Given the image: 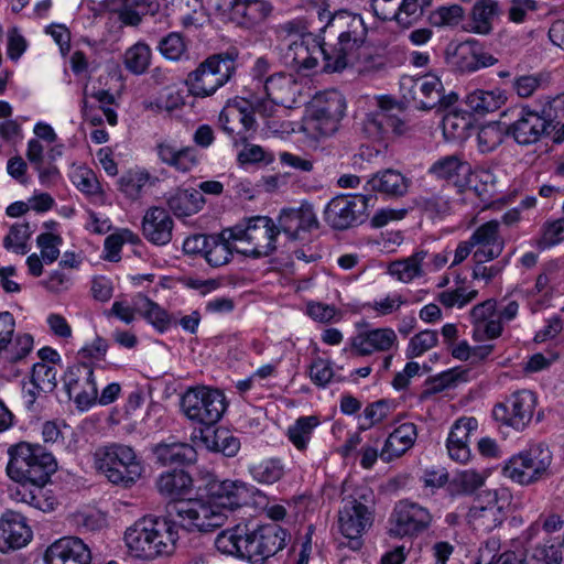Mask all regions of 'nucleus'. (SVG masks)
<instances>
[{
    "label": "nucleus",
    "mask_w": 564,
    "mask_h": 564,
    "mask_svg": "<svg viewBox=\"0 0 564 564\" xmlns=\"http://www.w3.org/2000/svg\"><path fill=\"white\" fill-rule=\"evenodd\" d=\"M345 109V98L338 90L318 93L313 99L311 118L313 129L323 137L332 135L338 130Z\"/></svg>",
    "instance_id": "nucleus-17"
},
{
    "label": "nucleus",
    "mask_w": 564,
    "mask_h": 564,
    "mask_svg": "<svg viewBox=\"0 0 564 564\" xmlns=\"http://www.w3.org/2000/svg\"><path fill=\"white\" fill-rule=\"evenodd\" d=\"M44 486L45 485L18 486L14 498L43 512H51L55 509L57 501L54 496L44 489Z\"/></svg>",
    "instance_id": "nucleus-45"
},
{
    "label": "nucleus",
    "mask_w": 564,
    "mask_h": 564,
    "mask_svg": "<svg viewBox=\"0 0 564 564\" xmlns=\"http://www.w3.org/2000/svg\"><path fill=\"white\" fill-rule=\"evenodd\" d=\"M438 343V334L436 330L425 329L415 334L409 341L405 349V356L413 359L422 356L430 349L434 348Z\"/></svg>",
    "instance_id": "nucleus-56"
},
{
    "label": "nucleus",
    "mask_w": 564,
    "mask_h": 564,
    "mask_svg": "<svg viewBox=\"0 0 564 564\" xmlns=\"http://www.w3.org/2000/svg\"><path fill=\"white\" fill-rule=\"evenodd\" d=\"M321 424L316 415L300 416L288 427L286 437L290 443L300 452L308 448L314 430Z\"/></svg>",
    "instance_id": "nucleus-46"
},
{
    "label": "nucleus",
    "mask_w": 564,
    "mask_h": 564,
    "mask_svg": "<svg viewBox=\"0 0 564 564\" xmlns=\"http://www.w3.org/2000/svg\"><path fill=\"white\" fill-rule=\"evenodd\" d=\"M155 485L162 496L172 499L171 502L185 501L182 498L191 492L193 479L184 470H173L162 474Z\"/></svg>",
    "instance_id": "nucleus-40"
},
{
    "label": "nucleus",
    "mask_w": 564,
    "mask_h": 564,
    "mask_svg": "<svg viewBox=\"0 0 564 564\" xmlns=\"http://www.w3.org/2000/svg\"><path fill=\"white\" fill-rule=\"evenodd\" d=\"M124 542L129 551L138 558L155 560L150 517L138 520L124 533Z\"/></svg>",
    "instance_id": "nucleus-32"
},
{
    "label": "nucleus",
    "mask_w": 564,
    "mask_h": 564,
    "mask_svg": "<svg viewBox=\"0 0 564 564\" xmlns=\"http://www.w3.org/2000/svg\"><path fill=\"white\" fill-rule=\"evenodd\" d=\"M364 132L375 141H384L390 134L402 135L408 131L406 123L399 117H389L382 111H372L364 120Z\"/></svg>",
    "instance_id": "nucleus-36"
},
{
    "label": "nucleus",
    "mask_w": 564,
    "mask_h": 564,
    "mask_svg": "<svg viewBox=\"0 0 564 564\" xmlns=\"http://www.w3.org/2000/svg\"><path fill=\"white\" fill-rule=\"evenodd\" d=\"M230 18L239 25L252 28L263 22L272 12L265 0H230Z\"/></svg>",
    "instance_id": "nucleus-34"
},
{
    "label": "nucleus",
    "mask_w": 564,
    "mask_h": 564,
    "mask_svg": "<svg viewBox=\"0 0 564 564\" xmlns=\"http://www.w3.org/2000/svg\"><path fill=\"white\" fill-rule=\"evenodd\" d=\"M415 205L431 217L444 216L451 209L448 199L436 194L420 195L415 199Z\"/></svg>",
    "instance_id": "nucleus-61"
},
{
    "label": "nucleus",
    "mask_w": 564,
    "mask_h": 564,
    "mask_svg": "<svg viewBox=\"0 0 564 564\" xmlns=\"http://www.w3.org/2000/svg\"><path fill=\"white\" fill-rule=\"evenodd\" d=\"M299 7L307 13V23L312 25L317 21L318 28L334 14L327 0H301Z\"/></svg>",
    "instance_id": "nucleus-60"
},
{
    "label": "nucleus",
    "mask_w": 564,
    "mask_h": 564,
    "mask_svg": "<svg viewBox=\"0 0 564 564\" xmlns=\"http://www.w3.org/2000/svg\"><path fill=\"white\" fill-rule=\"evenodd\" d=\"M149 181V174L129 172L119 180V189L130 199L139 198L142 188Z\"/></svg>",
    "instance_id": "nucleus-63"
},
{
    "label": "nucleus",
    "mask_w": 564,
    "mask_h": 564,
    "mask_svg": "<svg viewBox=\"0 0 564 564\" xmlns=\"http://www.w3.org/2000/svg\"><path fill=\"white\" fill-rule=\"evenodd\" d=\"M94 466L109 482L124 489L134 486L144 473V465L133 447L109 443L94 452Z\"/></svg>",
    "instance_id": "nucleus-4"
},
{
    "label": "nucleus",
    "mask_w": 564,
    "mask_h": 564,
    "mask_svg": "<svg viewBox=\"0 0 564 564\" xmlns=\"http://www.w3.org/2000/svg\"><path fill=\"white\" fill-rule=\"evenodd\" d=\"M507 127L503 128L499 122H490L482 126L477 134L480 152L488 153L497 149L505 139Z\"/></svg>",
    "instance_id": "nucleus-51"
},
{
    "label": "nucleus",
    "mask_w": 564,
    "mask_h": 564,
    "mask_svg": "<svg viewBox=\"0 0 564 564\" xmlns=\"http://www.w3.org/2000/svg\"><path fill=\"white\" fill-rule=\"evenodd\" d=\"M371 197L339 195L332 198L324 209L325 223L335 230H346L361 224Z\"/></svg>",
    "instance_id": "nucleus-15"
},
{
    "label": "nucleus",
    "mask_w": 564,
    "mask_h": 564,
    "mask_svg": "<svg viewBox=\"0 0 564 564\" xmlns=\"http://www.w3.org/2000/svg\"><path fill=\"white\" fill-rule=\"evenodd\" d=\"M371 191L389 197H403L411 185V180L401 172L387 169L377 172L368 180Z\"/></svg>",
    "instance_id": "nucleus-38"
},
{
    "label": "nucleus",
    "mask_w": 564,
    "mask_h": 564,
    "mask_svg": "<svg viewBox=\"0 0 564 564\" xmlns=\"http://www.w3.org/2000/svg\"><path fill=\"white\" fill-rule=\"evenodd\" d=\"M505 101L506 97L500 90L477 89L466 97L467 107L478 115L496 111Z\"/></svg>",
    "instance_id": "nucleus-48"
},
{
    "label": "nucleus",
    "mask_w": 564,
    "mask_h": 564,
    "mask_svg": "<svg viewBox=\"0 0 564 564\" xmlns=\"http://www.w3.org/2000/svg\"><path fill=\"white\" fill-rule=\"evenodd\" d=\"M318 220L314 213L313 206L303 203L299 208L283 209L279 216L278 229L290 239H301L302 234L310 232L318 228Z\"/></svg>",
    "instance_id": "nucleus-25"
},
{
    "label": "nucleus",
    "mask_w": 564,
    "mask_h": 564,
    "mask_svg": "<svg viewBox=\"0 0 564 564\" xmlns=\"http://www.w3.org/2000/svg\"><path fill=\"white\" fill-rule=\"evenodd\" d=\"M473 338L476 341L492 340L502 334L501 321L496 317V301L487 300L470 311Z\"/></svg>",
    "instance_id": "nucleus-27"
},
{
    "label": "nucleus",
    "mask_w": 564,
    "mask_h": 564,
    "mask_svg": "<svg viewBox=\"0 0 564 564\" xmlns=\"http://www.w3.org/2000/svg\"><path fill=\"white\" fill-rule=\"evenodd\" d=\"M463 8L458 4L440 7L429 15L430 23L434 26H454L463 19Z\"/></svg>",
    "instance_id": "nucleus-59"
},
{
    "label": "nucleus",
    "mask_w": 564,
    "mask_h": 564,
    "mask_svg": "<svg viewBox=\"0 0 564 564\" xmlns=\"http://www.w3.org/2000/svg\"><path fill=\"white\" fill-rule=\"evenodd\" d=\"M63 239L58 235L52 232L41 234L36 238V243L41 249V258L45 263H53L59 257V246Z\"/></svg>",
    "instance_id": "nucleus-64"
},
{
    "label": "nucleus",
    "mask_w": 564,
    "mask_h": 564,
    "mask_svg": "<svg viewBox=\"0 0 564 564\" xmlns=\"http://www.w3.org/2000/svg\"><path fill=\"white\" fill-rule=\"evenodd\" d=\"M498 13V4L492 0H481L473 9L471 31L488 34L491 31V19Z\"/></svg>",
    "instance_id": "nucleus-50"
},
{
    "label": "nucleus",
    "mask_w": 564,
    "mask_h": 564,
    "mask_svg": "<svg viewBox=\"0 0 564 564\" xmlns=\"http://www.w3.org/2000/svg\"><path fill=\"white\" fill-rule=\"evenodd\" d=\"M278 234L276 225L268 216L251 217L229 228V237L238 243L236 251L252 258L271 254Z\"/></svg>",
    "instance_id": "nucleus-8"
},
{
    "label": "nucleus",
    "mask_w": 564,
    "mask_h": 564,
    "mask_svg": "<svg viewBox=\"0 0 564 564\" xmlns=\"http://www.w3.org/2000/svg\"><path fill=\"white\" fill-rule=\"evenodd\" d=\"M238 243L229 237V228L210 235L205 259L212 267H221L230 262Z\"/></svg>",
    "instance_id": "nucleus-42"
},
{
    "label": "nucleus",
    "mask_w": 564,
    "mask_h": 564,
    "mask_svg": "<svg viewBox=\"0 0 564 564\" xmlns=\"http://www.w3.org/2000/svg\"><path fill=\"white\" fill-rule=\"evenodd\" d=\"M447 63L460 73H471L497 63V58L484 52L476 41H465L449 45L446 50Z\"/></svg>",
    "instance_id": "nucleus-22"
},
{
    "label": "nucleus",
    "mask_w": 564,
    "mask_h": 564,
    "mask_svg": "<svg viewBox=\"0 0 564 564\" xmlns=\"http://www.w3.org/2000/svg\"><path fill=\"white\" fill-rule=\"evenodd\" d=\"M174 221L169 212L162 207L149 208L142 219L144 238L155 246H166L173 237Z\"/></svg>",
    "instance_id": "nucleus-29"
},
{
    "label": "nucleus",
    "mask_w": 564,
    "mask_h": 564,
    "mask_svg": "<svg viewBox=\"0 0 564 564\" xmlns=\"http://www.w3.org/2000/svg\"><path fill=\"white\" fill-rule=\"evenodd\" d=\"M63 386L69 399H73L80 410L88 409L98 398L94 368L88 362H77L64 372Z\"/></svg>",
    "instance_id": "nucleus-18"
},
{
    "label": "nucleus",
    "mask_w": 564,
    "mask_h": 564,
    "mask_svg": "<svg viewBox=\"0 0 564 564\" xmlns=\"http://www.w3.org/2000/svg\"><path fill=\"white\" fill-rule=\"evenodd\" d=\"M417 436L416 426L413 423H403L390 435L384 442L380 452V458L383 462H391L394 458L402 456L415 443Z\"/></svg>",
    "instance_id": "nucleus-37"
},
{
    "label": "nucleus",
    "mask_w": 564,
    "mask_h": 564,
    "mask_svg": "<svg viewBox=\"0 0 564 564\" xmlns=\"http://www.w3.org/2000/svg\"><path fill=\"white\" fill-rule=\"evenodd\" d=\"M202 442L208 451L221 453L226 457H235L241 446L240 440L223 427L203 433Z\"/></svg>",
    "instance_id": "nucleus-44"
},
{
    "label": "nucleus",
    "mask_w": 564,
    "mask_h": 564,
    "mask_svg": "<svg viewBox=\"0 0 564 564\" xmlns=\"http://www.w3.org/2000/svg\"><path fill=\"white\" fill-rule=\"evenodd\" d=\"M536 405L535 394L527 389L518 390L503 401L495 404L494 419L516 431H523L533 417Z\"/></svg>",
    "instance_id": "nucleus-16"
},
{
    "label": "nucleus",
    "mask_w": 564,
    "mask_h": 564,
    "mask_svg": "<svg viewBox=\"0 0 564 564\" xmlns=\"http://www.w3.org/2000/svg\"><path fill=\"white\" fill-rule=\"evenodd\" d=\"M398 341L392 328H376L360 333L351 338V349L357 356H369L375 351H388Z\"/></svg>",
    "instance_id": "nucleus-31"
},
{
    "label": "nucleus",
    "mask_w": 564,
    "mask_h": 564,
    "mask_svg": "<svg viewBox=\"0 0 564 564\" xmlns=\"http://www.w3.org/2000/svg\"><path fill=\"white\" fill-rule=\"evenodd\" d=\"M393 19L402 26H410L417 22L426 9L415 0H402Z\"/></svg>",
    "instance_id": "nucleus-62"
},
{
    "label": "nucleus",
    "mask_w": 564,
    "mask_h": 564,
    "mask_svg": "<svg viewBox=\"0 0 564 564\" xmlns=\"http://www.w3.org/2000/svg\"><path fill=\"white\" fill-rule=\"evenodd\" d=\"M563 538L561 540L547 539L534 547L533 558L544 564H561L563 560Z\"/></svg>",
    "instance_id": "nucleus-58"
},
{
    "label": "nucleus",
    "mask_w": 564,
    "mask_h": 564,
    "mask_svg": "<svg viewBox=\"0 0 564 564\" xmlns=\"http://www.w3.org/2000/svg\"><path fill=\"white\" fill-rule=\"evenodd\" d=\"M223 391L200 386L189 388L182 397L181 406L193 423L210 426L216 424L227 409Z\"/></svg>",
    "instance_id": "nucleus-10"
},
{
    "label": "nucleus",
    "mask_w": 564,
    "mask_h": 564,
    "mask_svg": "<svg viewBox=\"0 0 564 564\" xmlns=\"http://www.w3.org/2000/svg\"><path fill=\"white\" fill-rule=\"evenodd\" d=\"M106 11L115 15L124 26H138L148 13L158 10L155 0H105Z\"/></svg>",
    "instance_id": "nucleus-28"
},
{
    "label": "nucleus",
    "mask_w": 564,
    "mask_h": 564,
    "mask_svg": "<svg viewBox=\"0 0 564 564\" xmlns=\"http://www.w3.org/2000/svg\"><path fill=\"white\" fill-rule=\"evenodd\" d=\"M375 511L366 502L347 497L338 511L337 525L340 534L348 540L347 546L358 551L364 545L362 535L372 527Z\"/></svg>",
    "instance_id": "nucleus-12"
},
{
    "label": "nucleus",
    "mask_w": 564,
    "mask_h": 564,
    "mask_svg": "<svg viewBox=\"0 0 564 564\" xmlns=\"http://www.w3.org/2000/svg\"><path fill=\"white\" fill-rule=\"evenodd\" d=\"M205 198L198 189H176L167 198V206L176 217H187L198 213Z\"/></svg>",
    "instance_id": "nucleus-41"
},
{
    "label": "nucleus",
    "mask_w": 564,
    "mask_h": 564,
    "mask_svg": "<svg viewBox=\"0 0 564 564\" xmlns=\"http://www.w3.org/2000/svg\"><path fill=\"white\" fill-rule=\"evenodd\" d=\"M251 478L261 485H273L285 475V466L281 458H264L249 466Z\"/></svg>",
    "instance_id": "nucleus-47"
},
{
    "label": "nucleus",
    "mask_w": 564,
    "mask_h": 564,
    "mask_svg": "<svg viewBox=\"0 0 564 564\" xmlns=\"http://www.w3.org/2000/svg\"><path fill=\"white\" fill-rule=\"evenodd\" d=\"M263 88L272 102L292 108L301 100L304 86L291 74L276 73L264 79Z\"/></svg>",
    "instance_id": "nucleus-26"
},
{
    "label": "nucleus",
    "mask_w": 564,
    "mask_h": 564,
    "mask_svg": "<svg viewBox=\"0 0 564 564\" xmlns=\"http://www.w3.org/2000/svg\"><path fill=\"white\" fill-rule=\"evenodd\" d=\"M403 98L416 109L431 110L442 100L443 84L438 77L426 75L421 78L406 77L401 82Z\"/></svg>",
    "instance_id": "nucleus-20"
},
{
    "label": "nucleus",
    "mask_w": 564,
    "mask_h": 564,
    "mask_svg": "<svg viewBox=\"0 0 564 564\" xmlns=\"http://www.w3.org/2000/svg\"><path fill=\"white\" fill-rule=\"evenodd\" d=\"M511 495L507 488L486 491L469 508L468 523L476 530L490 532L506 520Z\"/></svg>",
    "instance_id": "nucleus-13"
},
{
    "label": "nucleus",
    "mask_w": 564,
    "mask_h": 564,
    "mask_svg": "<svg viewBox=\"0 0 564 564\" xmlns=\"http://www.w3.org/2000/svg\"><path fill=\"white\" fill-rule=\"evenodd\" d=\"M159 52L170 61H181L187 54L186 43L177 32H171L162 37L158 45Z\"/></svg>",
    "instance_id": "nucleus-57"
},
{
    "label": "nucleus",
    "mask_w": 564,
    "mask_h": 564,
    "mask_svg": "<svg viewBox=\"0 0 564 564\" xmlns=\"http://www.w3.org/2000/svg\"><path fill=\"white\" fill-rule=\"evenodd\" d=\"M427 250H417L405 259L393 261L389 265L388 271L397 280L403 283H410L415 278L425 275L422 262L427 258Z\"/></svg>",
    "instance_id": "nucleus-43"
},
{
    "label": "nucleus",
    "mask_w": 564,
    "mask_h": 564,
    "mask_svg": "<svg viewBox=\"0 0 564 564\" xmlns=\"http://www.w3.org/2000/svg\"><path fill=\"white\" fill-rule=\"evenodd\" d=\"M8 476L22 485H46L56 470L53 455L40 445L21 442L9 449Z\"/></svg>",
    "instance_id": "nucleus-5"
},
{
    "label": "nucleus",
    "mask_w": 564,
    "mask_h": 564,
    "mask_svg": "<svg viewBox=\"0 0 564 564\" xmlns=\"http://www.w3.org/2000/svg\"><path fill=\"white\" fill-rule=\"evenodd\" d=\"M319 32H328L337 39L336 43L327 45L324 67L325 73H335L352 64L366 40L367 28L360 15L343 10L328 17L327 22L319 26Z\"/></svg>",
    "instance_id": "nucleus-3"
},
{
    "label": "nucleus",
    "mask_w": 564,
    "mask_h": 564,
    "mask_svg": "<svg viewBox=\"0 0 564 564\" xmlns=\"http://www.w3.org/2000/svg\"><path fill=\"white\" fill-rule=\"evenodd\" d=\"M553 126L551 111L543 108L542 113H539L523 107L517 120L507 126V133L512 135L517 143L528 145L538 142L543 134L549 133V129Z\"/></svg>",
    "instance_id": "nucleus-19"
},
{
    "label": "nucleus",
    "mask_w": 564,
    "mask_h": 564,
    "mask_svg": "<svg viewBox=\"0 0 564 564\" xmlns=\"http://www.w3.org/2000/svg\"><path fill=\"white\" fill-rule=\"evenodd\" d=\"M15 319L10 312H0V359L3 371L8 376L19 377L20 365L33 349V337L30 334H18L14 337Z\"/></svg>",
    "instance_id": "nucleus-11"
},
{
    "label": "nucleus",
    "mask_w": 564,
    "mask_h": 564,
    "mask_svg": "<svg viewBox=\"0 0 564 564\" xmlns=\"http://www.w3.org/2000/svg\"><path fill=\"white\" fill-rule=\"evenodd\" d=\"M459 380V373L455 369L443 371L438 375L429 377L424 383L420 399L426 400L432 395L440 393L446 389L454 388Z\"/></svg>",
    "instance_id": "nucleus-52"
},
{
    "label": "nucleus",
    "mask_w": 564,
    "mask_h": 564,
    "mask_svg": "<svg viewBox=\"0 0 564 564\" xmlns=\"http://www.w3.org/2000/svg\"><path fill=\"white\" fill-rule=\"evenodd\" d=\"M288 532L276 523H268L250 529L239 523L218 533L215 545L224 554L247 560L252 564H263L283 550Z\"/></svg>",
    "instance_id": "nucleus-2"
},
{
    "label": "nucleus",
    "mask_w": 564,
    "mask_h": 564,
    "mask_svg": "<svg viewBox=\"0 0 564 564\" xmlns=\"http://www.w3.org/2000/svg\"><path fill=\"white\" fill-rule=\"evenodd\" d=\"M429 173L436 178L452 182L458 187L466 186L471 174L470 164L460 155H446L435 161L429 169Z\"/></svg>",
    "instance_id": "nucleus-33"
},
{
    "label": "nucleus",
    "mask_w": 564,
    "mask_h": 564,
    "mask_svg": "<svg viewBox=\"0 0 564 564\" xmlns=\"http://www.w3.org/2000/svg\"><path fill=\"white\" fill-rule=\"evenodd\" d=\"M31 383L43 392H52L57 387V370L46 362H36L32 367Z\"/></svg>",
    "instance_id": "nucleus-55"
},
{
    "label": "nucleus",
    "mask_w": 564,
    "mask_h": 564,
    "mask_svg": "<svg viewBox=\"0 0 564 564\" xmlns=\"http://www.w3.org/2000/svg\"><path fill=\"white\" fill-rule=\"evenodd\" d=\"M473 129L471 116L467 112L451 111L443 118V132L447 140L463 141Z\"/></svg>",
    "instance_id": "nucleus-49"
},
{
    "label": "nucleus",
    "mask_w": 564,
    "mask_h": 564,
    "mask_svg": "<svg viewBox=\"0 0 564 564\" xmlns=\"http://www.w3.org/2000/svg\"><path fill=\"white\" fill-rule=\"evenodd\" d=\"M160 161L178 172L192 171L199 162L194 147L178 148L171 141H161L155 147Z\"/></svg>",
    "instance_id": "nucleus-35"
},
{
    "label": "nucleus",
    "mask_w": 564,
    "mask_h": 564,
    "mask_svg": "<svg viewBox=\"0 0 564 564\" xmlns=\"http://www.w3.org/2000/svg\"><path fill=\"white\" fill-rule=\"evenodd\" d=\"M151 62V50L145 43H137L127 50L124 54V65L131 73L143 74Z\"/></svg>",
    "instance_id": "nucleus-54"
},
{
    "label": "nucleus",
    "mask_w": 564,
    "mask_h": 564,
    "mask_svg": "<svg viewBox=\"0 0 564 564\" xmlns=\"http://www.w3.org/2000/svg\"><path fill=\"white\" fill-rule=\"evenodd\" d=\"M208 491L217 507L229 510L238 509L251 502L254 496H261V491L252 485L241 480H223L209 484Z\"/></svg>",
    "instance_id": "nucleus-21"
},
{
    "label": "nucleus",
    "mask_w": 564,
    "mask_h": 564,
    "mask_svg": "<svg viewBox=\"0 0 564 564\" xmlns=\"http://www.w3.org/2000/svg\"><path fill=\"white\" fill-rule=\"evenodd\" d=\"M553 456L543 443L530 445L512 455L502 467V475L520 486H531L552 475Z\"/></svg>",
    "instance_id": "nucleus-7"
},
{
    "label": "nucleus",
    "mask_w": 564,
    "mask_h": 564,
    "mask_svg": "<svg viewBox=\"0 0 564 564\" xmlns=\"http://www.w3.org/2000/svg\"><path fill=\"white\" fill-rule=\"evenodd\" d=\"M283 29L289 35H297L295 40L289 43L285 53V58L293 68L299 72H311L318 66L321 56L325 63L328 47L317 35L305 31L306 26L299 21H290L284 24Z\"/></svg>",
    "instance_id": "nucleus-9"
},
{
    "label": "nucleus",
    "mask_w": 564,
    "mask_h": 564,
    "mask_svg": "<svg viewBox=\"0 0 564 564\" xmlns=\"http://www.w3.org/2000/svg\"><path fill=\"white\" fill-rule=\"evenodd\" d=\"M156 460L163 466H183L196 462L197 452L188 443L162 442L153 447Z\"/></svg>",
    "instance_id": "nucleus-39"
},
{
    "label": "nucleus",
    "mask_w": 564,
    "mask_h": 564,
    "mask_svg": "<svg viewBox=\"0 0 564 564\" xmlns=\"http://www.w3.org/2000/svg\"><path fill=\"white\" fill-rule=\"evenodd\" d=\"M44 561L45 564H91V553L82 539L65 536L47 547Z\"/></svg>",
    "instance_id": "nucleus-24"
},
{
    "label": "nucleus",
    "mask_w": 564,
    "mask_h": 564,
    "mask_svg": "<svg viewBox=\"0 0 564 564\" xmlns=\"http://www.w3.org/2000/svg\"><path fill=\"white\" fill-rule=\"evenodd\" d=\"M237 58L236 48L208 56L187 75L185 84L189 94L199 98L213 96L236 74Z\"/></svg>",
    "instance_id": "nucleus-6"
},
{
    "label": "nucleus",
    "mask_w": 564,
    "mask_h": 564,
    "mask_svg": "<svg viewBox=\"0 0 564 564\" xmlns=\"http://www.w3.org/2000/svg\"><path fill=\"white\" fill-rule=\"evenodd\" d=\"M430 510L409 499L399 500L389 519V534L394 538H415L432 524Z\"/></svg>",
    "instance_id": "nucleus-14"
},
{
    "label": "nucleus",
    "mask_w": 564,
    "mask_h": 564,
    "mask_svg": "<svg viewBox=\"0 0 564 564\" xmlns=\"http://www.w3.org/2000/svg\"><path fill=\"white\" fill-rule=\"evenodd\" d=\"M155 558L172 555L180 539L178 528L208 532L225 523L226 516L200 500L169 502L164 517L149 516Z\"/></svg>",
    "instance_id": "nucleus-1"
},
{
    "label": "nucleus",
    "mask_w": 564,
    "mask_h": 564,
    "mask_svg": "<svg viewBox=\"0 0 564 564\" xmlns=\"http://www.w3.org/2000/svg\"><path fill=\"white\" fill-rule=\"evenodd\" d=\"M32 538L25 518L15 511H7L0 519V550H14L24 546Z\"/></svg>",
    "instance_id": "nucleus-30"
},
{
    "label": "nucleus",
    "mask_w": 564,
    "mask_h": 564,
    "mask_svg": "<svg viewBox=\"0 0 564 564\" xmlns=\"http://www.w3.org/2000/svg\"><path fill=\"white\" fill-rule=\"evenodd\" d=\"M470 243H474L476 250L473 253L475 262H488L497 259L503 251L505 239L500 235V223L489 220L471 234Z\"/></svg>",
    "instance_id": "nucleus-23"
},
{
    "label": "nucleus",
    "mask_w": 564,
    "mask_h": 564,
    "mask_svg": "<svg viewBox=\"0 0 564 564\" xmlns=\"http://www.w3.org/2000/svg\"><path fill=\"white\" fill-rule=\"evenodd\" d=\"M31 228L28 223L14 224L10 227L3 239V247L18 254H25L29 251L28 241L31 237Z\"/></svg>",
    "instance_id": "nucleus-53"
}]
</instances>
